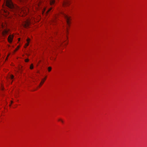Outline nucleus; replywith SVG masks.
Segmentation results:
<instances>
[{
    "label": "nucleus",
    "mask_w": 147,
    "mask_h": 147,
    "mask_svg": "<svg viewBox=\"0 0 147 147\" xmlns=\"http://www.w3.org/2000/svg\"><path fill=\"white\" fill-rule=\"evenodd\" d=\"M6 6L12 11H16L20 12H23L26 14L29 11V9L27 7L21 8L16 5H14L11 0H6Z\"/></svg>",
    "instance_id": "obj_1"
},
{
    "label": "nucleus",
    "mask_w": 147,
    "mask_h": 147,
    "mask_svg": "<svg viewBox=\"0 0 147 147\" xmlns=\"http://www.w3.org/2000/svg\"><path fill=\"white\" fill-rule=\"evenodd\" d=\"M61 15L62 16H63L66 19L67 24L68 25H69V26L70 24V17L65 14V13H64L63 12H61Z\"/></svg>",
    "instance_id": "obj_2"
},
{
    "label": "nucleus",
    "mask_w": 147,
    "mask_h": 147,
    "mask_svg": "<svg viewBox=\"0 0 147 147\" xmlns=\"http://www.w3.org/2000/svg\"><path fill=\"white\" fill-rule=\"evenodd\" d=\"M51 69V67H48V70L49 71H50Z\"/></svg>",
    "instance_id": "obj_12"
},
{
    "label": "nucleus",
    "mask_w": 147,
    "mask_h": 147,
    "mask_svg": "<svg viewBox=\"0 0 147 147\" xmlns=\"http://www.w3.org/2000/svg\"><path fill=\"white\" fill-rule=\"evenodd\" d=\"M30 40V39L29 38H28L27 40V43H26L25 45L26 47L28 46V45L29 43V42Z\"/></svg>",
    "instance_id": "obj_7"
},
{
    "label": "nucleus",
    "mask_w": 147,
    "mask_h": 147,
    "mask_svg": "<svg viewBox=\"0 0 147 147\" xmlns=\"http://www.w3.org/2000/svg\"><path fill=\"white\" fill-rule=\"evenodd\" d=\"M46 79V78H45V79H44V80H45Z\"/></svg>",
    "instance_id": "obj_19"
},
{
    "label": "nucleus",
    "mask_w": 147,
    "mask_h": 147,
    "mask_svg": "<svg viewBox=\"0 0 147 147\" xmlns=\"http://www.w3.org/2000/svg\"><path fill=\"white\" fill-rule=\"evenodd\" d=\"M14 78V76L12 75H11L10 77V78L12 79H13Z\"/></svg>",
    "instance_id": "obj_13"
},
{
    "label": "nucleus",
    "mask_w": 147,
    "mask_h": 147,
    "mask_svg": "<svg viewBox=\"0 0 147 147\" xmlns=\"http://www.w3.org/2000/svg\"><path fill=\"white\" fill-rule=\"evenodd\" d=\"M13 35H10L8 37V40L9 42L11 43L13 39Z\"/></svg>",
    "instance_id": "obj_5"
},
{
    "label": "nucleus",
    "mask_w": 147,
    "mask_h": 147,
    "mask_svg": "<svg viewBox=\"0 0 147 147\" xmlns=\"http://www.w3.org/2000/svg\"><path fill=\"white\" fill-rule=\"evenodd\" d=\"M7 33V31L6 30H5L3 32V34H6Z\"/></svg>",
    "instance_id": "obj_14"
},
{
    "label": "nucleus",
    "mask_w": 147,
    "mask_h": 147,
    "mask_svg": "<svg viewBox=\"0 0 147 147\" xmlns=\"http://www.w3.org/2000/svg\"><path fill=\"white\" fill-rule=\"evenodd\" d=\"M30 24V22L29 21L27 20L23 24V26L24 28H26L29 26Z\"/></svg>",
    "instance_id": "obj_3"
},
{
    "label": "nucleus",
    "mask_w": 147,
    "mask_h": 147,
    "mask_svg": "<svg viewBox=\"0 0 147 147\" xmlns=\"http://www.w3.org/2000/svg\"><path fill=\"white\" fill-rule=\"evenodd\" d=\"M58 120H59V121H61L62 123H63V121L61 119H59Z\"/></svg>",
    "instance_id": "obj_16"
},
{
    "label": "nucleus",
    "mask_w": 147,
    "mask_h": 147,
    "mask_svg": "<svg viewBox=\"0 0 147 147\" xmlns=\"http://www.w3.org/2000/svg\"><path fill=\"white\" fill-rule=\"evenodd\" d=\"M38 72H39V71H38L37 73H38Z\"/></svg>",
    "instance_id": "obj_20"
},
{
    "label": "nucleus",
    "mask_w": 147,
    "mask_h": 147,
    "mask_svg": "<svg viewBox=\"0 0 147 147\" xmlns=\"http://www.w3.org/2000/svg\"><path fill=\"white\" fill-rule=\"evenodd\" d=\"M13 103V101H11V104L9 105L10 106H11V104L12 103Z\"/></svg>",
    "instance_id": "obj_17"
},
{
    "label": "nucleus",
    "mask_w": 147,
    "mask_h": 147,
    "mask_svg": "<svg viewBox=\"0 0 147 147\" xmlns=\"http://www.w3.org/2000/svg\"><path fill=\"white\" fill-rule=\"evenodd\" d=\"M50 3L51 5H52L54 4L55 2V0H50Z\"/></svg>",
    "instance_id": "obj_6"
},
{
    "label": "nucleus",
    "mask_w": 147,
    "mask_h": 147,
    "mask_svg": "<svg viewBox=\"0 0 147 147\" xmlns=\"http://www.w3.org/2000/svg\"><path fill=\"white\" fill-rule=\"evenodd\" d=\"M52 9V8H51L50 9H49L47 11L45 12V14H47V13H48L49 11Z\"/></svg>",
    "instance_id": "obj_9"
},
{
    "label": "nucleus",
    "mask_w": 147,
    "mask_h": 147,
    "mask_svg": "<svg viewBox=\"0 0 147 147\" xmlns=\"http://www.w3.org/2000/svg\"><path fill=\"white\" fill-rule=\"evenodd\" d=\"M29 61V59H25V61L26 62H28Z\"/></svg>",
    "instance_id": "obj_15"
},
{
    "label": "nucleus",
    "mask_w": 147,
    "mask_h": 147,
    "mask_svg": "<svg viewBox=\"0 0 147 147\" xmlns=\"http://www.w3.org/2000/svg\"><path fill=\"white\" fill-rule=\"evenodd\" d=\"M45 80H42V81L41 82V83H40V85H39V87H40L42 85V84L44 82V81H45Z\"/></svg>",
    "instance_id": "obj_8"
},
{
    "label": "nucleus",
    "mask_w": 147,
    "mask_h": 147,
    "mask_svg": "<svg viewBox=\"0 0 147 147\" xmlns=\"http://www.w3.org/2000/svg\"><path fill=\"white\" fill-rule=\"evenodd\" d=\"M19 47H18V48L17 49H16V51H17V50H18V49H19Z\"/></svg>",
    "instance_id": "obj_18"
},
{
    "label": "nucleus",
    "mask_w": 147,
    "mask_h": 147,
    "mask_svg": "<svg viewBox=\"0 0 147 147\" xmlns=\"http://www.w3.org/2000/svg\"><path fill=\"white\" fill-rule=\"evenodd\" d=\"M33 68V65L32 64L30 65V68L31 69H32Z\"/></svg>",
    "instance_id": "obj_11"
},
{
    "label": "nucleus",
    "mask_w": 147,
    "mask_h": 147,
    "mask_svg": "<svg viewBox=\"0 0 147 147\" xmlns=\"http://www.w3.org/2000/svg\"><path fill=\"white\" fill-rule=\"evenodd\" d=\"M45 8H44L42 10V14H44V13H45Z\"/></svg>",
    "instance_id": "obj_10"
},
{
    "label": "nucleus",
    "mask_w": 147,
    "mask_h": 147,
    "mask_svg": "<svg viewBox=\"0 0 147 147\" xmlns=\"http://www.w3.org/2000/svg\"><path fill=\"white\" fill-rule=\"evenodd\" d=\"M70 1L69 0H65L63 2V5L65 7L68 6L70 4Z\"/></svg>",
    "instance_id": "obj_4"
}]
</instances>
